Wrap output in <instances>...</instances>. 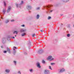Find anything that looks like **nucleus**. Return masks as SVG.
I'll return each instance as SVG.
<instances>
[{"label": "nucleus", "instance_id": "8", "mask_svg": "<svg viewBox=\"0 0 74 74\" xmlns=\"http://www.w3.org/2000/svg\"><path fill=\"white\" fill-rule=\"evenodd\" d=\"M7 49L8 52L9 53H10V49L9 48L7 47Z\"/></svg>", "mask_w": 74, "mask_h": 74}, {"label": "nucleus", "instance_id": "5", "mask_svg": "<svg viewBox=\"0 0 74 74\" xmlns=\"http://www.w3.org/2000/svg\"><path fill=\"white\" fill-rule=\"evenodd\" d=\"M64 68H62L61 69L59 73H63V72H64Z\"/></svg>", "mask_w": 74, "mask_h": 74}, {"label": "nucleus", "instance_id": "7", "mask_svg": "<svg viewBox=\"0 0 74 74\" xmlns=\"http://www.w3.org/2000/svg\"><path fill=\"white\" fill-rule=\"evenodd\" d=\"M27 9H28V10H30V9H31V6L28 5L27 7Z\"/></svg>", "mask_w": 74, "mask_h": 74}, {"label": "nucleus", "instance_id": "19", "mask_svg": "<svg viewBox=\"0 0 74 74\" xmlns=\"http://www.w3.org/2000/svg\"><path fill=\"white\" fill-rule=\"evenodd\" d=\"M42 62L43 63H44V64L45 63V61L44 60H42Z\"/></svg>", "mask_w": 74, "mask_h": 74}, {"label": "nucleus", "instance_id": "27", "mask_svg": "<svg viewBox=\"0 0 74 74\" xmlns=\"http://www.w3.org/2000/svg\"><path fill=\"white\" fill-rule=\"evenodd\" d=\"M6 52H7V51H3V53H5Z\"/></svg>", "mask_w": 74, "mask_h": 74}, {"label": "nucleus", "instance_id": "23", "mask_svg": "<svg viewBox=\"0 0 74 74\" xmlns=\"http://www.w3.org/2000/svg\"><path fill=\"white\" fill-rule=\"evenodd\" d=\"M15 49H16V47H14V48H13V50H15Z\"/></svg>", "mask_w": 74, "mask_h": 74}, {"label": "nucleus", "instance_id": "40", "mask_svg": "<svg viewBox=\"0 0 74 74\" xmlns=\"http://www.w3.org/2000/svg\"><path fill=\"white\" fill-rule=\"evenodd\" d=\"M1 19H3V17H1Z\"/></svg>", "mask_w": 74, "mask_h": 74}, {"label": "nucleus", "instance_id": "3", "mask_svg": "<svg viewBox=\"0 0 74 74\" xmlns=\"http://www.w3.org/2000/svg\"><path fill=\"white\" fill-rule=\"evenodd\" d=\"M45 74H49V71L48 70H45L44 72Z\"/></svg>", "mask_w": 74, "mask_h": 74}, {"label": "nucleus", "instance_id": "9", "mask_svg": "<svg viewBox=\"0 0 74 74\" xmlns=\"http://www.w3.org/2000/svg\"><path fill=\"white\" fill-rule=\"evenodd\" d=\"M38 52H39V53H42L43 52V51H42V50H39L38 51Z\"/></svg>", "mask_w": 74, "mask_h": 74}, {"label": "nucleus", "instance_id": "30", "mask_svg": "<svg viewBox=\"0 0 74 74\" xmlns=\"http://www.w3.org/2000/svg\"><path fill=\"white\" fill-rule=\"evenodd\" d=\"M14 64H16V61H14Z\"/></svg>", "mask_w": 74, "mask_h": 74}, {"label": "nucleus", "instance_id": "33", "mask_svg": "<svg viewBox=\"0 0 74 74\" xmlns=\"http://www.w3.org/2000/svg\"><path fill=\"white\" fill-rule=\"evenodd\" d=\"M18 73H20V74H21V72H20V71H19L18 72Z\"/></svg>", "mask_w": 74, "mask_h": 74}, {"label": "nucleus", "instance_id": "6", "mask_svg": "<svg viewBox=\"0 0 74 74\" xmlns=\"http://www.w3.org/2000/svg\"><path fill=\"white\" fill-rule=\"evenodd\" d=\"M11 10V7L9 6L8 7V9L7 10V12L8 13L10 11V10Z\"/></svg>", "mask_w": 74, "mask_h": 74}, {"label": "nucleus", "instance_id": "13", "mask_svg": "<svg viewBox=\"0 0 74 74\" xmlns=\"http://www.w3.org/2000/svg\"><path fill=\"white\" fill-rule=\"evenodd\" d=\"M5 71L6 73H9L10 72V70H6Z\"/></svg>", "mask_w": 74, "mask_h": 74}, {"label": "nucleus", "instance_id": "15", "mask_svg": "<svg viewBox=\"0 0 74 74\" xmlns=\"http://www.w3.org/2000/svg\"><path fill=\"white\" fill-rule=\"evenodd\" d=\"M39 17H40V16L38 14L36 16L37 19H38V18H39Z\"/></svg>", "mask_w": 74, "mask_h": 74}, {"label": "nucleus", "instance_id": "28", "mask_svg": "<svg viewBox=\"0 0 74 74\" xmlns=\"http://www.w3.org/2000/svg\"><path fill=\"white\" fill-rule=\"evenodd\" d=\"M30 71L31 72H32V71H33V70L32 69H31L30 70Z\"/></svg>", "mask_w": 74, "mask_h": 74}, {"label": "nucleus", "instance_id": "14", "mask_svg": "<svg viewBox=\"0 0 74 74\" xmlns=\"http://www.w3.org/2000/svg\"><path fill=\"white\" fill-rule=\"evenodd\" d=\"M3 14H5V10L4 9L3 10Z\"/></svg>", "mask_w": 74, "mask_h": 74}, {"label": "nucleus", "instance_id": "36", "mask_svg": "<svg viewBox=\"0 0 74 74\" xmlns=\"http://www.w3.org/2000/svg\"><path fill=\"white\" fill-rule=\"evenodd\" d=\"M40 32H42V30H41Z\"/></svg>", "mask_w": 74, "mask_h": 74}, {"label": "nucleus", "instance_id": "1", "mask_svg": "<svg viewBox=\"0 0 74 74\" xmlns=\"http://www.w3.org/2000/svg\"><path fill=\"white\" fill-rule=\"evenodd\" d=\"M47 60H52L53 58H52V56H50L47 58Z\"/></svg>", "mask_w": 74, "mask_h": 74}, {"label": "nucleus", "instance_id": "12", "mask_svg": "<svg viewBox=\"0 0 74 74\" xmlns=\"http://www.w3.org/2000/svg\"><path fill=\"white\" fill-rule=\"evenodd\" d=\"M26 33H24L23 34H21V36H22V37H23V36H25V35H26Z\"/></svg>", "mask_w": 74, "mask_h": 74}, {"label": "nucleus", "instance_id": "32", "mask_svg": "<svg viewBox=\"0 0 74 74\" xmlns=\"http://www.w3.org/2000/svg\"><path fill=\"white\" fill-rule=\"evenodd\" d=\"M21 26H23V27H24V26H25V25H21Z\"/></svg>", "mask_w": 74, "mask_h": 74}, {"label": "nucleus", "instance_id": "26", "mask_svg": "<svg viewBox=\"0 0 74 74\" xmlns=\"http://www.w3.org/2000/svg\"><path fill=\"white\" fill-rule=\"evenodd\" d=\"M49 69H51V70H52V69H51V66H49Z\"/></svg>", "mask_w": 74, "mask_h": 74}, {"label": "nucleus", "instance_id": "42", "mask_svg": "<svg viewBox=\"0 0 74 74\" xmlns=\"http://www.w3.org/2000/svg\"><path fill=\"white\" fill-rule=\"evenodd\" d=\"M29 12H30V11H29Z\"/></svg>", "mask_w": 74, "mask_h": 74}, {"label": "nucleus", "instance_id": "39", "mask_svg": "<svg viewBox=\"0 0 74 74\" xmlns=\"http://www.w3.org/2000/svg\"><path fill=\"white\" fill-rule=\"evenodd\" d=\"M13 38H15V37H13Z\"/></svg>", "mask_w": 74, "mask_h": 74}, {"label": "nucleus", "instance_id": "18", "mask_svg": "<svg viewBox=\"0 0 74 74\" xmlns=\"http://www.w3.org/2000/svg\"><path fill=\"white\" fill-rule=\"evenodd\" d=\"M54 64H55V63H51V65L52 66H53V65H54Z\"/></svg>", "mask_w": 74, "mask_h": 74}, {"label": "nucleus", "instance_id": "34", "mask_svg": "<svg viewBox=\"0 0 74 74\" xmlns=\"http://www.w3.org/2000/svg\"><path fill=\"white\" fill-rule=\"evenodd\" d=\"M18 73H20V74H21V72H20V71H19L18 72Z\"/></svg>", "mask_w": 74, "mask_h": 74}, {"label": "nucleus", "instance_id": "24", "mask_svg": "<svg viewBox=\"0 0 74 74\" xmlns=\"http://www.w3.org/2000/svg\"><path fill=\"white\" fill-rule=\"evenodd\" d=\"M70 36V34H68L67 35V37H69Z\"/></svg>", "mask_w": 74, "mask_h": 74}, {"label": "nucleus", "instance_id": "20", "mask_svg": "<svg viewBox=\"0 0 74 74\" xmlns=\"http://www.w3.org/2000/svg\"><path fill=\"white\" fill-rule=\"evenodd\" d=\"M23 1H22L21 2L20 4H23Z\"/></svg>", "mask_w": 74, "mask_h": 74}, {"label": "nucleus", "instance_id": "25", "mask_svg": "<svg viewBox=\"0 0 74 74\" xmlns=\"http://www.w3.org/2000/svg\"><path fill=\"white\" fill-rule=\"evenodd\" d=\"M11 22H14V20H11Z\"/></svg>", "mask_w": 74, "mask_h": 74}, {"label": "nucleus", "instance_id": "16", "mask_svg": "<svg viewBox=\"0 0 74 74\" xmlns=\"http://www.w3.org/2000/svg\"><path fill=\"white\" fill-rule=\"evenodd\" d=\"M15 33H16V34H17V33H18V32L16 31H14V32L13 33L14 34H15Z\"/></svg>", "mask_w": 74, "mask_h": 74}, {"label": "nucleus", "instance_id": "31", "mask_svg": "<svg viewBox=\"0 0 74 74\" xmlns=\"http://www.w3.org/2000/svg\"><path fill=\"white\" fill-rule=\"evenodd\" d=\"M69 0H65L66 2H67V1H69Z\"/></svg>", "mask_w": 74, "mask_h": 74}, {"label": "nucleus", "instance_id": "29", "mask_svg": "<svg viewBox=\"0 0 74 74\" xmlns=\"http://www.w3.org/2000/svg\"><path fill=\"white\" fill-rule=\"evenodd\" d=\"M37 10H40V8L38 7L37 8Z\"/></svg>", "mask_w": 74, "mask_h": 74}, {"label": "nucleus", "instance_id": "2", "mask_svg": "<svg viewBox=\"0 0 74 74\" xmlns=\"http://www.w3.org/2000/svg\"><path fill=\"white\" fill-rule=\"evenodd\" d=\"M52 7V5H47L46 6H43V8H45V7H46V8H50V7Z\"/></svg>", "mask_w": 74, "mask_h": 74}, {"label": "nucleus", "instance_id": "11", "mask_svg": "<svg viewBox=\"0 0 74 74\" xmlns=\"http://www.w3.org/2000/svg\"><path fill=\"white\" fill-rule=\"evenodd\" d=\"M25 31H26V29L24 30L23 29H21V30L20 32H25Z\"/></svg>", "mask_w": 74, "mask_h": 74}, {"label": "nucleus", "instance_id": "21", "mask_svg": "<svg viewBox=\"0 0 74 74\" xmlns=\"http://www.w3.org/2000/svg\"><path fill=\"white\" fill-rule=\"evenodd\" d=\"M51 17L50 16H49L48 17V19H51Z\"/></svg>", "mask_w": 74, "mask_h": 74}, {"label": "nucleus", "instance_id": "35", "mask_svg": "<svg viewBox=\"0 0 74 74\" xmlns=\"http://www.w3.org/2000/svg\"><path fill=\"white\" fill-rule=\"evenodd\" d=\"M18 4H16V7H18Z\"/></svg>", "mask_w": 74, "mask_h": 74}, {"label": "nucleus", "instance_id": "17", "mask_svg": "<svg viewBox=\"0 0 74 74\" xmlns=\"http://www.w3.org/2000/svg\"><path fill=\"white\" fill-rule=\"evenodd\" d=\"M3 3H4V5L5 6V7L6 6V3H5V1H4Z\"/></svg>", "mask_w": 74, "mask_h": 74}, {"label": "nucleus", "instance_id": "37", "mask_svg": "<svg viewBox=\"0 0 74 74\" xmlns=\"http://www.w3.org/2000/svg\"><path fill=\"white\" fill-rule=\"evenodd\" d=\"M1 48H3V46H1Z\"/></svg>", "mask_w": 74, "mask_h": 74}, {"label": "nucleus", "instance_id": "4", "mask_svg": "<svg viewBox=\"0 0 74 74\" xmlns=\"http://www.w3.org/2000/svg\"><path fill=\"white\" fill-rule=\"evenodd\" d=\"M36 65L37 66V67H38V68H40L41 66H40V63L38 62H37L36 63Z\"/></svg>", "mask_w": 74, "mask_h": 74}, {"label": "nucleus", "instance_id": "22", "mask_svg": "<svg viewBox=\"0 0 74 74\" xmlns=\"http://www.w3.org/2000/svg\"><path fill=\"white\" fill-rule=\"evenodd\" d=\"M35 36V34H33L32 35V37H34Z\"/></svg>", "mask_w": 74, "mask_h": 74}, {"label": "nucleus", "instance_id": "38", "mask_svg": "<svg viewBox=\"0 0 74 74\" xmlns=\"http://www.w3.org/2000/svg\"><path fill=\"white\" fill-rule=\"evenodd\" d=\"M52 12V10H51V11H50V12Z\"/></svg>", "mask_w": 74, "mask_h": 74}, {"label": "nucleus", "instance_id": "10", "mask_svg": "<svg viewBox=\"0 0 74 74\" xmlns=\"http://www.w3.org/2000/svg\"><path fill=\"white\" fill-rule=\"evenodd\" d=\"M9 21H10L9 20H6L5 21V23H7L8 22H9Z\"/></svg>", "mask_w": 74, "mask_h": 74}, {"label": "nucleus", "instance_id": "41", "mask_svg": "<svg viewBox=\"0 0 74 74\" xmlns=\"http://www.w3.org/2000/svg\"><path fill=\"white\" fill-rule=\"evenodd\" d=\"M16 35H15V37H16Z\"/></svg>", "mask_w": 74, "mask_h": 74}]
</instances>
